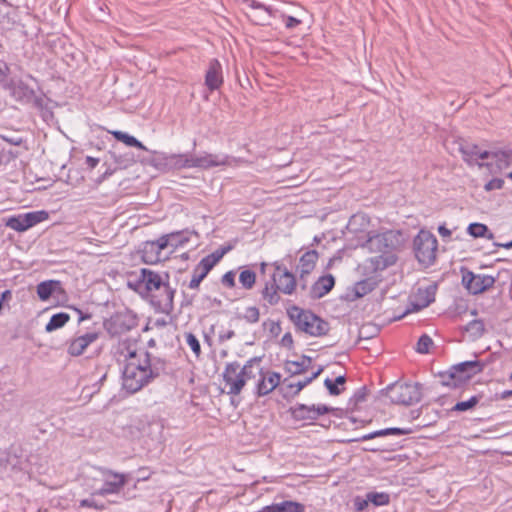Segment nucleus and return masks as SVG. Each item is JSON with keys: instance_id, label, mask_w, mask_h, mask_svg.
Instances as JSON below:
<instances>
[{"instance_id": "10", "label": "nucleus", "mask_w": 512, "mask_h": 512, "mask_svg": "<svg viewBox=\"0 0 512 512\" xmlns=\"http://www.w3.org/2000/svg\"><path fill=\"white\" fill-rule=\"evenodd\" d=\"M138 325L136 315L130 310L119 311L106 319L103 326L111 337L121 336Z\"/></svg>"}, {"instance_id": "62", "label": "nucleus", "mask_w": 512, "mask_h": 512, "mask_svg": "<svg viewBox=\"0 0 512 512\" xmlns=\"http://www.w3.org/2000/svg\"><path fill=\"white\" fill-rule=\"evenodd\" d=\"M270 325V332L273 334V335H278L279 332L281 331V327H280V324L278 322H275V321H272L270 320L269 322H264V326L266 325Z\"/></svg>"}, {"instance_id": "15", "label": "nucleus", "mask_w": 512, "mask_h": 512, "mask_svg": "<svg viewBox=\"0 0 512 512\" xmlns=\"http://www.w3.org/2000/svg\"><path fill=\"white\" fill-rule=\"evenodd\" d=\"M9 84L10 85H8L5 90H7L11 97H13L16 101L23 104H41V99L36 96L34 89L29 87L22 80L11 79Z\"/></svg>"}, {"instance_id": "21", "label": "nucleus", "mask_w": 512, "mask_h": 512, "mask_svg": "<svg viewBox=\"0 0 512 512\" xmlns=\"http://www.w3.org/2000/svg\"><path fill=\"white\" fill-rule=\"evenodd\" d=\"M99 336V332L90 331L73 338L68 344V354L74 357L82 355L91 344L99 339Z\"/></svg>"}, {"instance_id": "22", "label": "nucleus", "mask_w": 512, "mask_h": 512, "mask_svg": "<svg viewBox=\"0 0 512 512\" xmlns=\"http://www.w3.org/2000/svg\"><path fill=\"white\" fill-rule=\"evenodd\" d=\"M486 367V362L481 360L463 361L453 365V369L459 374L460 379L464 385L476 374L481 373Z\"/></svg>"}, {"instance_id": "46", "label": "nucleus", "mask_w": 512, "mask_h": 512, "mask_svg": "<svg viewBox=\"0 0 512 512\" xmlns=\"http://www.w3.org/2000/svg\"><path fill=\"white\" fill-rule=\"evenodd\" d=\"M239 282L243 288L252 289L256 282V273L250 269L243 270L239 275Z\"/></svg>"}, {"instance_id": "57", "label": "nucleus", "mask_w": 512, "mask_h": 512, "mask_svg": "<svg viewBox=\"0 0 512 512\" xmlns=\"http://www.w3.org/2000/svg\"><path fill=\"white\" fill-rule=\"evenodd\" d=\"M503 184H504V180L503 179H501V178H493L492 180L488 181L484 185V188L487 191L496 190V189L498 190V189H502Z\"/></svg>"}, {"instance_id": "60", "label": "nucleus", "mask_w": 512, "mask_h": 512, "mask_svg": "<svg viewBox=\"0 0 512 512\" xmlns=\"http://www.w3.org/2000/svg\"><path fill=\"white\" fill-rule=\"evenodd\" d=\"M324 384L331 395H339L340 394L341 390L339 389L338 385L336 383H334L333 380L327 378L325 380Z\"/></svg>"}, {"instance_id": "64", "label": "nucleus", "mask_w": 512, "mask_h": 512, "mask_svg": "<svg viewBox=\"0 0 512 512\" xmlns=\"http://www.w3.org/2000/svg\"><path fill=\"white\" fill-rule=\"evenodd\" d=\"M512 397V389L511 390H504L501 393L495 394V400H506L508 398Z\"/></svg>"}, {"instance_id": "59", "label": "nucleus", "mask_w": 512, "mask_h": 512, "mask_svg": "<svg viewBox=\"0 0 512 512\" xmlns=\"http://www.w3.org/2000/svg\"><path fill=\"white\" fill-rule=\"evenodd\" d=\"M79 507L81 508H94L98 510L104 509V505H99L93 498L83 499L79 503Z\"/></svg>"}, {"instance_id": "38", "label": "nucleus", "mask_w": 512, "mask_h": 512, "mask_svg": "<svg viewBox=\"0 0 512 512\" xmlns=\"http://www.w3.org/2000/svg\"><path fill=\"white\" fill-rule=\"evenodd\" d=\"M70 319L69 314L60 312L52 315L49 322L46 324L45 330L47 332H52L63 327Z\"/></svg>"}, {"instance_id": "18", "label": "nucleus", "mask_w": 512, "mask_h": 512, "mask_svg": "<svg viewBox=\"0 0 512 512\" xmlns=\"http://www.w3.org/2000/svg\"><path fill=\"white\" fill-rule=\"evenodd\" d=\"M166 243V239L161 237L154 241H146L142 250L143 260L147 263H156L167 259Z\"/></svg>"}, {"instance_id": "56", "label": "nucleus", "mask_w": 512, "mask_h": 512, "mask_svg": "<svg viewBox=\"0 0 512 512\" xmlns=\"http://www.w3.org/2000/svg\"><path fill=\"white\" fill-rule=\"evenodd\" d=\"M252 7L255 10H258L261 12L260 20L262 21V23H265L268 21V19L270 17V10L267 7H265L264 5H262L260 3H253Z\"/></svg>"}, {"instance_id": "28", "label": "nucleus", "mask_w": 512, "mask_h": 512, "mask_svg": "<svg viewBox=\"0 0 512 512\" xmlns=\"http://www.w3.org/2000/svg\"><path fill=\"white\" fill-rule=\"evenodd\" d=\"M317 260L318 252L316 250L307 251L300 257L298 270L301 272L302 280L315 269Z\"/></svg>"}, {"instance_id": "20", "label": "nucleus", "mask_w": 512, "mask_h": 512, "mask_svg": "<svg viewBox=\"0 0 512 512\" xmlns=\"http://www.w3.org/2000/svg\"><path fill=\"white\" fill-rule=\"evenodd\" d=\"M258 381L256 383V394L259 397L266 396L271 393L281 381V375L274 371H264L261 367V371L257 374Z\"/></svg>"}, {"instance_id": "42", "label": "nucleus", "mask_w": 512, "mask_h": 512, "mask_svg": "<svg viewBox=\"0 0 512 512\" xmlns=\"http://www.w3.org/2000/svg\"><path fill=\"white\" fill-rule=\"evenodd\" d=\"M112 157L114 159L117 168L126 169L132 166L135 163L134 155L130 152L124 154H117L115 151L112 152Z\"/></svg>"}, {"instance_id": "7", "label": "nucleus", "mask_w": 512, "mask_h": 512, "mask_svg": "<svg viewBox=\"0 0 512 512\" xmlns=\"http://www.w3.org/2000/svg\"><path fill=\"white\" fill-rule=\"evenodd\" d=\"M379 394L384 404L409 406L421 400L422 385L418 382L410 384L396 381L381 389Z\"/></svg>"}, {"instance_id": "35", "label": "nucleus", "mask_w": 512, "mask_h": 512, "mask_svg": "<svg viewBox=\"0 0 512 512\" xmlns=\"http://www.w3.org/2000/svg\"><path fill=\"white\" fill-rule=\"evenodd\" d=\"M483 398V394L473 395L466 401L457 402L451 409V412H465L474 409Z\"/></svg>"}, {"instance_id": "19", "label": "nucleus", "mask_w": 512, "mask_h": 512, "mask_svg": "<svg viewBox=\"0 0 512 512\" xmlns=\"http://www.w3.org/2000/svg\"><path fill=\"white\" fill-rule=\"evenodd\" d=\"M175 289L169 286L167 281V291L163 289L151 294L150 303L157 312L170 314L174 309Z\"/></svg>"}, {"instance_id": "6", "label": "nucleus", "mask_w": 512, "mask_h": 512, "mask_svg": "<svg viewBox=\"0 0 512 512\" xmlns=\"http://www.w3.org/2000/svg\"><path fill=\"white\" fill-rule=\"evenodd\" d=\"M362 384L359 387L354 386V425L364 426L372 422L375 416L373 403L381 401V396L372 394L374 384L371 381H365L363 374L359 379Z\"/></svg>"}, {"instance_id": "12", "label": "nucleus", "mask_w": 512, "mask_h": 512, "mask_svg": "<svg viewBox=\"0 0 512 512\" xmlns=\"http://www.w3.org/2000/svg\"><path fill=\"white\" fill-rule=\"evenodd\" d=\"M462 284L473 295L481 294L495 284V278L490 275L475 274L467 268H461Z\"/></svg>"}, {"instance_id": "40", "label": "nucleus", "mask_w": 512, "mask_h": 512, "mask_svg": "<svg viewBox=\"0 0 512 512\" xmlns=\"http://www.w3.org/2000/svg\"><path fill=\"white\" fill-rule=\"evenodd\" d=\"M261 294L263 299L266 300L269 305H276L280 300L278 289L275 286L274 282H272L271 284L266 283Z\"/></svg>"}, {"instance_id": "29", "label": "nucleus", "mask_w": 512, "mask_h": 512, "mask_svg": "<svg viewBox=\"0 0 512 512\" xmlns=\"http://www.w3.org/2000/svg\"><path fill=\"white\" fill-rule=\"evenodd\" d=\"M440 378V384L451 389H457L464 386L459 374L454 371L453 365L446 371H440L436 374Z\"/></svg>"}, {"instance_id": "47", "label": "nucleus", "mask_w": 512, "mask_h": 512, "mask_svg": "<svg viewBox=\"0 0 512 512\" xmlns=\"http://www.w3.org/2000/svg\"><path fill=\"white\" fill-rule=\"evenodd\" d=\"M237 317L245 320L247 323L255 324L260 319V311L256 306H250L245 309L243 315H238Z\"/></svg>"}, {"instance_id": "44", "label": "nucleus", "mask_w": 512, "mask_h": 512, "mask_svg": "<svg viewBox=\"0 0 512 512\" xmlns=\"http://www.w3.org/2000/svg\"><path fill=\"white\" fill-rule=\"evenodd\" d=\"M368 500L374 506H385L390 503V495L386 492H368Z\"/></svg>"}, {"instance_id": "31", "label": "nucleus", "mask_w": 512, "mask_h": 512, "mask_svg": "<svg viewBox=\"0 0 512 512\" xmlns=\"http://www.w3.org/2000/svg\"><path fill=\"white\" fill-rule=\"evenodd\" d=\"M5 225L19 233L25 232L30 229L28 220L25 213L11 216L6 219Z\"/></svg>"}, {"instance_id": "34", "label": "nucleus", "mask_w": 512, "mask_h": 512, "mask_svg": "<svg viewBox=\"0 0 512 512\" xmlns=\"http://www.w3.org/2000/svg\"><path fill=\"white\" fill-rule=\"evenodd\" d=\"M59 286L60 282L56 280L43 281L37 285V295L42 301H46Z\"/></svg>"}, {"instance_id": "13", "label": "nucleus", "mask_w": 512, "mask_h": 512, "mask_svg": "<svg viewBox=\"0 0 512 512\" xmlns=\"http://www.w3.org/2000/svg\"><path fill=\"white\" fill-rule=\"evenodd\" d=\"M169 280L168 274H165L164 277L154 272L150 269L143 268L140 271V275L138 277L139 286L143 287L146 293V296L150 299L151 294L161 290L167 291V281Z\"/></svg>"}, {"instance_id": "54", "label": "nucleus", "mask_w": 512, "mask_h": 512, "mask_svg": "<svg viewBox=\"0 0 512 512\" xmlns=\"http://www.w3.org/2000/svg\"><path fill=\"white\" fill-rule=\"evenodd\" d=\"M368 496L366 495L365 498H362L360 496L354 497V510L356 512H362L364 511L368 504H369Z\"/></svg>"}, {"instance_id": "9", "label": "nucleus", "mask_w": 512, "mask_h": 512, "mask_svg": "<svg viewBox=\"0 0 512 512\" xmlns=\"http://www.w3.org/2000/svg\"><path fill=\"white\" fill-rule=\"evenodd\" d=\"M438 241L430 232L421 229L413 240V251L419 265L429 268L437 258Z\"/></svg>"}, {"instance_id": "27", "label": "nucleus", "mask_w": 512, "mask_h": 512, "mask_svg": "<svg viewBox=\"0 0 512 512\" xmlns=\"http://www.w3.org/2000/svg\"><path fill=\"white\" fill-rule=\"evenodd\" d=\"M335 285V279L331 274L321 276L310 288L309 295L312 299H320L329 293Z\"/></svg>"}, {"instance_id": "36", "label": "nucleus", "mask_w": 512, "mask_h": 512, "mask_svg": "<svg viewBox=\"0 0 512 512\" xmlns=\"http://www.w3.org/2000/svg\"><path fill=\"white\" fill-rule=\"evenodd\" d=\"M141 350H137L135 347V343L129 339H125L119 342L115 353L119 355V358L122 357L126 363L130 359L129 352H134V354H139Z\"/></svg>"}, {"instance_id": "55", "label": "nucleus", "mask_w": 512, "mask_h": 512, "mask_svg": "<svg viewBox=\"0 0 512 512\" xmlns=\"http://www.w3.org/2000/svg\"><path fill=\"white\" fill-rule=\"evenodd\" d=\"M282 20L287 29H293L302 23V20L293 16L282 15Z\"/></svg>"}, {"instance_id": "14", "label": "nucleus", "mask_w": 512, "mask_h": 512, "mask_svg": "<svg viewBox=\"0 0 512 512\" xmlns=\"http://www.w3.org/2000/svg\"><path fill=\"white\" fill-rule=\"evenodd\" d=\"M331 410V407L324 404L305 405L297 403L290 408V413L296 421H314Z\"/></svg>"}, {"instance_id": "5", "label": "nucleus", "mask_w": 512, "mask_h": 512, "mask_svg": "<svg viewBox=\"0 0 512 512\" xmlns=\"http://www.w3.org/2000/svg\"><path fill=\"white\" fill-rule=\"evenodd\" d=\"M397 260L398 257L395 254L378 255L367 259L363 265H358L357 271L366 278L354 283V299L372 292L381 281L376 273L394 265Z\"/></svg>"}, {"instance_id": "8", "label": "nucleus", "mask_w": 512, "mask_h": 512, "mask_svg": "<svg viewBox=\"0 0 512 512\" xmlns=\"http://www.w3.org/2000/svg\"><path fill=\"white\" fill-rule=\"evenodd\" d=\"M287 315L298 330L310 336H323L329 330V325L326 321L322 320L311 311L301 309L296 305L287 309Z\"/></svg>"}, {"instance_id": "24", "label": "nucleus", "mask_w": 512, "mask_h": 512, "mask_svg": "<svg viewBox=\"0 0 512 512\" xmlns=\"http://www.w3.org/2000/svg\"><path fill=\"white\" fill-rule=\"evenodd\" d=\"M488 153H491L490 158H492L494 162H487L484 167L488 168L491 172H495L494 167L498 171H502L512 165V149H493L488 151Z\"/></svg>"}, {"instance_id": "26", "label": "nucleus", "mask_w": 512, "mask_h": 512, "mask_svg": "<svg viewBox=\"0 0 512 512\" xmlns=\"http://www.w3.org/2000/svg\"><path fill=\"white\" fill-rule=\"evenodd\" d=\"M413 432L411 428H399V427H390L381 430H375L368 434H355L354 433V442H362L371 440L377 437H386V436H404L409 435Z\"/></svg>"}, {"instance_id": "50", "label": "nucleus", "mask_w": 512, "mask_h": 512, "mask_svg": "<svg viewBox=\"0 0 512 512\" xmlns=\"http://www.w3.org/2000/svg\"><path fill=\"white\" fill-rule=\"evenodd\" d=\"M9 73L10 68L8 64L5 61L0 60V85L3 89L10 85L9 83L11 82V79L8 78Z\"/></svg>"}, {"instance_id": "3", "label": "nucleus", "mask_w": 512, "mask_h": 512, "mask_svg": "<svg viewBox=\"0 0 512 512\" xmlns=\"http://www.w3.org/2000/svg\"><path fill=\"white\" fill-rule=\"evenodd\" d=\"M159 159L166 165L175 169L200 168L211 169L219 166H232L235 159L226 154H212L201 152L199 154H161Z\"/></svg>"}, {"instance_id": "23", "label": "nucleus", "mask_w": 512, "mask_h": 512, "mask_svg": "<svg viewBox=\"0 0 512 512\" xmlns=\"http://www.w3.org/2000/svg\"><path fill=\"white\" fill-rule=\"evenodd\" d=\"M273 282L279 291L288 295L294 292L297 283L295 276L281 266H276Z\"/></svg>"}, {"instance_id": "25", "label": "nucleus", "mask_w": 512, "mask_h": 512, "mask_svg": "<svg viewBox=\"0 0 512 512\" xmlns=\"http://www.w3.org/2000/svg\"><path fill=\"white\" fill-rule=\"evenodd\" d=\"M223 84L222 65L217 59L209 62L208 69L205 74V85L210 91L219 89Z\"/></svg>"}, {"instance_id": "48", "label": "nucleus", "mask_w": 512, "mask_h": 512, "mask_svg": "<svg viewBox=\"0 0 512 512\" xmlns=\"http://www.w3.org/2000/svg\"><path fill=\"white\" fill-rule=\"evenodd\" d=\"M433 345L432 338L427 335L423 334L419 337L417 344H416V351L420 354H427L430 351V347Z\"/></svg>"}, {"instance_id": "2", "label": "nucleus", "mask_w": 512, "mask_h": 512, "mask_svg": "<svg viewBox=\"0 0 512 512\" xmlns=\"http://www.w3.org/2000/svg\"><path fill=\"white\" fill-rule=\"evenodd\" d=\"M130 359L123 370V388L136 393L165 371L166 362L160 357L141 350L139 354L129 352Z\"/></svg>"}, {"instance_id": "30", "label": "nucleus", "mask_w": 512, "mask_h": 512, "mask_svg": "<svg viewBox=\"0 0 512 512\" xmlns=\"http://www.w3.org/2000/svg\"><path fill=\"white\" fill-rule=\"evenodd\" d=\"M161 238L166 239L167 256L173 253L178 247H181L188 242V238L183 236L180 232L163 235Z\"/></svg>"}, {"instance_id": "63", "label": "nucleus", "mask_w": 512, "mask_h": 512, "mask_svg": "<svg viewBox=\"0 0 512 512\" xmlns=\"http://www.w3.org/2000/svg\"><path fill=\"white\" fill-rule=\"evenodd\" d=\"M235 336V332L233 330L223 331L219 334V340L221 342L228 341Z\"/></svg>"}, {"instance_id": "33", "label": "nucleus", "mask_w": 512, "mask_h": 512, "mask_svg": "<svg viewBox=\"0 0 512 512\" xmlns=\"http://www.w3.org/2000/svg\"><path fill=\"white\" fill-rule=\"evenodd\" d=\"M110 133L113 135V137L116 140L123 142L125 145H127L129 147H136L141 150L148 151L147 147L145 145H143L142 142H140L134 136L129 135L126 132L115 130V131H111Z\"/></svg>"}, {"instance_id": "43", "label": "nucleus", "mask_w": 512, "mask_h": 512, "mask_svg": "<svg viewBox=\"0 0 512 512\" xmlns=\"http://www.w3.org/2000/svg\"><path fill=\"white\" fill-rule=\"evenodd\" d=\"M25 214H26V217L28 220V225L30 226V228L36 226L37 224H39L41 222L48 220L49 216H50L49 212H47L45 210L32 211V212H27Z\"/></svg>"}, {"instance_id": "51", "label": "nucleus", "mask_w": 512, "mask_h": 512, "mask_svg": "<svg viewBox=\"0 0 512 512\" xmlns=\"http://www.w3.org/2000/svg\"><path fill=\"white\" fill-rule=\"evenodd\" d=\"M186 343L191 348L196 357L201 354V346L197 337L193 333H186Z\"/></svg>"}, {"instance_id": "39", "label": "nucleus", "mask_w": 512, "mask_h": 512, "mask_svg": "<svg viewBox=\"0 0 512 512\" xmlns=\"http://www.w3.org/2000/svg\"><path fill=\"white\" fill-rule=\"evenodd\" d=\"M380 332L379 326L373 323L363 324L358 331V340L355 344L361 340H368L376 337Z\"/></svg>"}, {"instance_id": "52", "label": "nucleus", "mask_w": 512, "mask_h": 512, "mask_svg": "<svg viewBox=\"0 0 512 512\" xmlns=\"http://www.w3.org/2000/svg\"><path fill=\"white\" fill-rule=\"evenodd\" d=\"M207 275L198 270L196 267L193 270L192 278L188 284V287L190 289H197L201 283V281L206 277Z\"/></svg>"}, {"instance_id": "11", "label": "nucleus", "mask_w": 512, "mask_h": 512, "mask_svg": "<svg viewBox=\"0 0 512 512\" xmlns=\"http://www.w3.org/2000/svg\"><path fill=\"white\" fill-rule=\"evenodd\" d=\"M456 149L461 154L462 159L469 165H477L479 168L485 166L479 160H487L490 158L491 153L488 150H482L477 144L467 141L465 139H458L454 142Z\"/></svg>"}, {"instance_id": "49", "label": "nucleus", "mask_w": 512, "mask_h": 512, "mask_svg": "<svg viewBox=\"0 0 512 512\" xmlns=\"http://www.w3.org/2000/svg\"><path fill=\"white\" fill-rule=\"evenodd\" d=\"M215 259L216 258H213L209 254L201 259L196 268L207 275L209 271L218 263Z\"/></svg>"}, {"instance_id": "37", "label": "nucleus", "mask_w": 512, "mask_h": 512, "mask_svg": "<svg viewBox=\"0 0 512 512\" xmlns=\"http://www.w3.org/2000/svg\"><path fill=\"white\" fill-rule=\"evenodd\" d=\"M312 363V359L307 356H303L300 361H292L287 363V370L292 375H298L304 373Z\"/></svg>"}, {"instance_id": "53", "label": "nucleus", "mask_w": 512, "mask_h": 512, "mask_svg": "<svg viewBox=\"0 0 512 512\" xmlns=\"http://www.w3.org/2000/svg\"><path fill=\"white\" fill-rule=\"evenodd\" d=\"M0 139L14 146H21L23 138L18 135L0 134Z\"/></svg>"}, {"instance_id": "16", "label": "nucleus", "mask_w": 512, "mask_h": 512, "mask_svg": "<svg viewBox=\"0 0 512 512\" xmlns=\"http://www.w3.org/2000/svg\"><path fill=\"white\" fill-rule=\"evenodd\" d=\"M102 474L105 477L103 486L96 490L93 495L107 496L110 494H117L127 483V476L122 473H117L109 469H102Z\"/></svg>"}, {"instance_id": "17", "label": "nucleus", "mask_w": 512, "mask_h": 512, "mask_svg": "<svg viewBox=\"0 0 512 512\" xmlns=\"http://www.w3.org/2000/svg\"><path fill=\"white\" fill-rule=\"evenodd\" d=\"M436 290V284L429 285L425 289L419 288L414 296L415 300L410 302V307H408L406 311L396 319H401L408 313L417 312L428 307L435 301Z\"/></svg>"}, {"instance_id": "61", "label": "nucleus", "mask_w": 512, "mask_h": 512, "mask_svg": "<svg viewBox=\"0 0 512 512\" xmlns=\"http://www.w3.org/2000/svg\"><path fill=\"white\" fill-rule=\"evenodd\" d=\"M231 246H227V247H222L220 249H217L216 251H214L213 253H211L210 255L213 257V258H216L215 260L217 262H219L221 260V258L228 252L231 250Z\"/></svg>"}, {"instance_id": "32", "label": "nucleus", "mask_w": 512, "mask_h": 512, "mask_svg": "<svg viewBox=\"0 0 512 512\" xmlns=\"http://www.w3.org/2000/svg\"><path fill=\"white\" fill-rule=\"evenodd\" d=\"M467 233L473 238H487L490 240L494 238V234L490 232L488 226L478 222L470 223L467 227Z\"/></svg>"}, {"instance_id": "41", "label": "nucleus", "mask_w": 512, "mask_h": 512, "mask_svg": "<svg viewBox=\"0 0 512 512\" xmlns=\"http://www.w3.org/2000/svg\"><path fill=\"white\" fill-rule=\"evenodd\" d=\"M465 330L469 332L474 339H478L485 333L484 321L482 319H474L465 326Z\"/></svg>"}, {"instance_id": "58", "label": "nucleus", "mask_w": 512, "mask_h": 512, "mask_svg": "<svg viewBox=\"0 0 512 512\" xmlns=\"http://www.w3.org/2000/svg\"><path fill=\"white\" fill-rule=\"evenodd\" d=\"M221 282L224 286L228 288L235 287V273L233 271L226 272L221 279Z\"/></svg>"}, {"instance_id": "4", "label": "nucleus", "mask_w": 512, "mask_h": 512, "mask_svg": "<svg viewBox=\"0 0 512 512\" xmlns=\"http://www.w3.org/2000/svg\"><path fill=\"white\" fill-rule=\"evenodd\" d=\"M261 371V358L253 357L241 366L239 362L226 363L222 377L226 393L228 395H239L247 381L255 379Z\"/></svg>"}, {"instance_id": "1", "label": "nucleus", "mask_w": 512, "mask_h": 512, "mask_svg": "<svg viewBox=\"0 0 512 512\" xmlns=\"http://www.w3.org/2000/svg\"><path fill=\"white\" fill-rule=\"evenodd\" d=\"M405 242L400 230L379 232L377 224L364 212L354 213V249L360 247L371 253L393 254Z\"/></svg>"}, {"instance_id": "45", "label": "nucleus", "mask_w": 512, "mask_h": 512, "mask_svg": "<svg viewBox=\"0 0 512 512\" xmlns=\"http://www.w3.org/2000/svg\"><path fill=\"white\" fill-rule=\"evenodd\" d=\"M321 371H322V369L320 368L316 372H313L311 374V376L306 377L303 380H299L297 382H290L287 385V388H289V389L295 388L294 392L292 393V396L297 395L304 387H306L313 379H315L321 373Z\"/></svg>"}]
</instances>
